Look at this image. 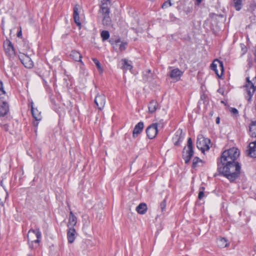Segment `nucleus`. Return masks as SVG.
<instances>
[{
    "label": "nucleus",
    "mask_w": 256,
    "mask_h": 256,
    "mask_svg": "<svg viewBox=\"0 0 256 256\" xmlns=\"http://www.w3.org/2000/svg\"><path fill=\"white\" fill-rule=\"evenodd\" d=\"M240 164L238 162L218 168L219 172L226 177L231 182H234L240 176Z\"/></svg>",
    "instance_id": "obj_1"
},
{
    "label": "nucleus",
    "mask_w": 256,
    "mask_h": 256,
    "mask_svg": "<svg viewBox=\"0 0 256 256\" xmlns=\"http://www.w3.org/2000/svg\"><path fill=\"white\" fill-rule=\"evenodd\" d=\"M239 156L240 152L236 148L225 150L222 154L220 160L218 161V168L238 162L236 160Z\"/></svg>",
    "instance_id": "obj_2"
},
{
    "label": "nucleus",
    "mask_w": 256,
    "mask_h": 256,
    "mask_svg": "<svg viewBox=\"0 0 256 256\" xmlns=\"http://www.w3.org/2000/svg\"><path fill=\"white\" fill-rule=\"evenodd\" d=\"M112 6L110 0H102L99 13L102 14V24L106 26H111L112 19L110 16V8Z\"/></svg>",
    "instance_id": "obj_3"
},
{
    "label": "nucleus",
    "mask_w": 256,
    "mask_h": 256,
    "mask_svg": "<svg viewBox=\"0 0 256 256\" xmlns=\"http://www.w3.org/2000/svg\"><path fill=\"white\" fill-rule=\"evenodd\" d=\"M41 238L42 234L39 228L30 229L28 234V241L30 248L33 250L38 248Z\"/></svg>",
    "instance_id": "obj_4"
},
{
    "label": "nucleus",
    "mask_w": 256,
    "mask_h": 256,
    "mask_svg": "<svg viewBox=\"0 0 256 256\" xmlns=\"http://www.w3.org/2000/svg\"><path fill=\"white\" fill-rule=\"evenodd\" d=\"M246 84L244 87L246 95L245 96L248 102H250L256 90V76L252 80H250V77H246Z\"/></svg>",
    "instance_id": "obj_5"
},
{
    "label": "nucleus",
    "mask_w": 256,
    "mask_h": 256,
    "mask_svg": "<svg viewBox=\"0 0 256 256\" xmlns=\"http://www.w3.org/2000/svg\"><path fill=\"white\" fill-rule=\"evenodd\" d=\"M194 154L192 147V141L190 138L188 140V148L185 146L183 150V158L186 164H188Z\"/></svg>",
    "instance_id": "obj_6"
},
{
    "label": "nucleus",
    "mask_w": 256,
    "mask_h": 256,
    "mask_svg": "<svg viewBox=\"0 0 256 256\" xmlns=\"http://www.w3.org/2000/svg\"><path fill=\"white\" fill-rule=\"evenodd\" d=\"M210 140L209 138H204L202 135L199 134L197 138L196 146L198 148L204 152L208 150Z\"/></svg>",
    "instance_id": "obj_7"
},
{
    "label": "nucleus",
    "mask_w": 256,
    "mask_h": 256,
    "mask_svg": "<svg viewBox=\"0 0 256 256\" xmlns=\"http://www.w3.org/2000/svg\"><path fill=\"white\" fill-rule=\"evenodd\" d=\"M210 68L212 70H214L216 75L220 78L224 72V64L222 61L218 60H215L210 65Z\"/></svg>",
    "instance_id": "obj_8"
},
{
    "label": "nucleus",
    "mask_w": 256,
    "mask_h": 256,
    "mask_svg": "<svg viewBox=\"0 0 256 256\" xmlns=\"http://www.w3.org/2000/svg\"><path fill=\"white\" fill-rule=\"evenodd\" d=\"M4 48L6 54L10 58L15 56V50L12 43L8 40L4 43Z\"/></svg>",
    "instance_id": "obj_9"
},
{
    "label": "nucleus",
    "mask_w": 256,
    "mask_h": 256,
    "mask_svg": "<svg viewBox=\"0 0 256 256\" xmlns=\"http://www.w3.org/2000/svg\"><path fill=\"white\" fill-rule=\"evenodd\" d=\"M18 57L21 62L26 68H30L33 66V62L28 56L20 52Z\"/></svg>",
    "instance_id": "obj_10"
},
{
    "label": "nucleus",
    "mask_w": 256,
    "mask_h": 256,
    "mask_svg": "<svg viewBox=\"0 0 256 256\" xmlns=\"http://www.w3.org/2000/svg\"><path fill=\"white\" fill-rule=\"evenodd\" d=\"M94 103L100 110H103L106 104V96L102 94H98L94 99Z\"/></svg>",
    "instance_id": "obj_11"
},
{
    "label": "nucleus",
    "mask_w": 256,
    "mask_h": 256,
    "mask_svg": "<svg viewBox=\"0 0 256 256\" xmlns=\"http://www.w3.org/2000/svg\"><path fill=\"white\" fill-rule=\"evenodd\" d=\"M158 132V124L154 123L150 125L146 130L147 136L150 139H152L156 137Z\"/></svg>",
    "instance_id": "obj_12"
},
{
    "label": "nucleus",
    "mask_w": 256,
    "mask_h": 256,
    "mask_svg": "<svg viewBox=\"0 0 256 256\" xmlns=\"http://www.w3.org/2000/svg\"><path fill=\"white\" fill-rule=\"evenodd\" d=\"M184 137V134L183 133L182 130L178 129L172 138L174 145L177 146H179L180 142L183 140Z\"/></svg>",
    "instance_id": "obj_13"
},
{
    "label": "nucleus",
    "mask_w": 256,
    "mask_h": 256,
    "mask_svg": "<svg viewBox=\"0 0 256 256\" xmlns=\"http://www.w3.org/2000/svg\"><path fill=\"white\" fill-rule=\"evenodd\" d=\"M9 111V106L8 102L0 98V116H4Z\"/></svg>",
    "instance_id": "obj_14"
},
{
    "label": "nucleus",
    "mask_w": 256,
    "mask_h": 256,
    "mask_svg": "<svg viewBox=\"0 0 256 256\" xmlns=\"http://www.w3.org/2000/svg\"><path fill=\"white\" fill-rule=\"evenodd\" d=\"M247 155L252 158H256V140L249 144L248 149L246 150Z\"/></svg>",
    "instance_id": "obj_15"
},
{
    "label": "nucleus",
    "mask_w": 256,
    "mask_h": 256,
    "mask_svg": "<svg viewBox=\"0 0 256 256\" xmlns=\"http://www.w3.org/2000/svg\"><path fill=\"white\" fill-rule=\"evenodd\" d=\"M0 204L3 205L8 196V194L5 188L2 186V180L0 181Z\"/></svg>",
    "instance_id": "obj_16"
},
{
    "label": "nucleus",
    "mask_w": 256,
    "mask_h": 256,
    "mask_svg": "<svg viewBox=\"0 0 256 256\" xmlns=\"http://www.w3.org/2000/svg\"><path fill=\"white\" fill-rule=\"evenodd\" d=\"M76 231L74 228H70L67 232V238L69 243L72 244L75 240Z\"/></svg>",
    "instance_id": "obj_17"
},
{
    "label": "nucleus",
    "mask_w": 256,
    "mask_h": 256,
    "mask_svg": "<svg viewBox=\"0 0 256 256\" xmlns=\"http://www.w3.org/2000/svg\"><path fill=\"white\" fill-rule=\"evenodd\" d=\"M144 127V123L142 122H140L137 124H136L132 132L133 137H136L138 134H139L142 132Z\"/></svg>",
    "instance_id": "obj_18"
},
{
    "label": "nucleus",
    "mask_w": 256,
    "mask_h": 256,
    "mask_svg": "<svg viewBox=\"0 0 256 256\" xmlns=\"http://www.w3.org/2000/svg\"><path fill=\"white\" fill-rule=\"evenodd\" d=\"M182 74V72L178 68H174L171 70L170 74V76L176 80L180 78V77Z\"/></svg>",
    "instance_id": "obj_19"
},
{
    "label": "nucleus",
    "mask_w": 256,
    "mask_h": 256,
    "mask_svg": "<svg viewBox=\"0 0 256 256\" xmlns=\"http://www.w3.org/2000/svg\"><path fill=\"white\" fill-rule=\"evenodd\" d=\"M79 5L76 4L74 8V18L76 24L80 26L81 24L79 16Z\"/></svg>",
    "instance_id": "obj_20"
},
{
    "label": "nucleus",
    "mask_w": 256,
    "mask_h": 256,
    "mask_svg": "<svg viewBox=\"0 0 256 256\" xmlns=\"http://www.w3.org/2000/svg\"><path fill=\"white\" fill-rule=\"evenodd\" d=\"M148 108L149 112L150 113H154L157 109L160 108V106L157 102L152 100L150 102Z\"/></svg>",
    "instance_id": "obj_21"
},
{
    "label": "nucleus",
    "mask_w": 256,
    "mask_h": 256,
    "mask_svg": "<svg viewBox=\"0 0 256 256\" xmlns=\"http://www.w3.org/2000/svg\"><path fill=\"white\" fill-rule=\"evenodd\" d=\"M76 217L74 216V214L72 212H70V218L68 224V226H71L70 228H74V226L76 224Z\"/></svg>",
    "instance_id": "obj_22"
},
{
    "label": "nucleus",
    "mask_w": 256,
    "mask_h": 256,
    "mask_svg": "<svg viewBox=\"0 0 256 256\" xmlns=\"http://www.w3.org/2000/svg\"><path fill=\"white\" fill-rule=\"evenodd\" d=\"M70 56L76 62H82V55L78 52L75 50H72Z\"/></svg>",
    "instance_id": "obj_23"
},
{
    "label": "nucleus",
    "mask_w": 256,
    "mask_h": 256,
    "mask_svg": "<svg viewBox=\"0 0 256 256\" xmlns=\"http://www.w3.org/2000/svg\"><path fill=\"white\" fill-rule=\"evenodd\" d=\"M136 212L142 214H144L147 210V206L144 203L140 204L136 208Z\"/></svg>",
    "instance_id": "obj_24"
},
{
    "label": "nucleus",
    "mask_w": 256,
    "mask_h": 256,
    "mask_svg": "<svg viewBox=\"0 0 256 256\" xmlns=\"http://www.w3.org/2000/svg\"><path fill=\"white\" fill-rule=\"evenodd\" d=\"M31 112L32 116L36 121H39L41 120L42 116L40 112H38L37 108H34V107H32V110Z\"/></svg>",
    "instance_id": "obj_25"
},
{
    "label": "nucleus",
    "mask_w": 256,
    "mask_h": 256,
    "mask_svg": "<svg viewBox=\"0 0 256 256\" xmlns=\"http://www.w3.org/2000/svg\"><path fill=\"white\" fill-rule=\"evenodd\" d=\"M217 244L218 246L221 248H226L229 244L227 240L224 238L218 239Z\"/></svg>",
    "instance_id": "obj_26"
},
{
    "label": "nucleus",
    "mask_w": 256,
    "mask_h": 256,
    "mask_svg": "<svg viewBox=\"0 0 256 256\" xmlns=\"http://www.w3.org/2000/svg\"><path fill=\"white\" fill-rule=\"evenodd\" d=\"M152 74L150 70H146L143 74V80L144 81L151 82L152 80Z\"/></svg>",
    "instance_id": "obj_27"
},
{
    "label": "nucleus",
    "mask_w": 256,
    "mask_h": 256,
    "mask_svg": "<svg viewBox=\"0 0 256 256\" xmlns=\"http://www.w3.org/2000/svg\"><path fill=\"white\" fill-rule=\"evenodd\" d=\"M250 132L252 136L256 137V121L252 122L250 126Z\"/></svg>",
    "instance_id": "obj_28"
},
{
    "label": "nucleus",
    "mask_w": 256,
    "mask_h": 256,
    "mask_svg": "<svg viewBox=\"0 0 256 256\" xmlns=\"http://www.w3.org/2000/svg\"><path fill=\"white\" fill-rule=\"evenodd\" d=\"M233 5L236 10H240L242 6V0H234Z\"/></svg>",
    "instance_id": "obj_29"
},
{
    "label": "nucleus",
    "mask_w": 256,
    "mask_h": 256,
    "mask_svg": "<svg viewBox=\"0 0 256 256\" xmlns=\"http://www.w3.org/2000/svg\"><path fill=\"white\" fill-rule=\"evenodd\" d=\"M202 160H200L198 157H195V158H194L193 160L192 167L193 168H196L198 166H200V164H202Z\"/></svg>",
    "instance_id": "obj_30"
},
{
    "label": "nucleus",
    "mask_w": 256,
    "mask_h": 256,
    "mask_svg": "<svg viewBox=\"0 0 256 256\" xmlns=\"http://www.w3.org/2000/svg\"><path fill=\"white\" fill-rule=\"evenodd\" d=\"M101 37L103 41L108 40L110 38V33L108 30H102L100 33Z\"/></svg>",
    "instance_id": "obj_31"
},
{
    "label": "nucleus",
    "mask_w": 256,
    "mask_h": 256,
    "mask_svg": "<svg viewBox=\"0 0 256 256\" xmlns=\"http://www.w3.org/2000/svg\"><path fill=\"white\" fill-rule=\"evenodd\" d=\"M122 61L123 62L122 68L124 69L131 70L132 68V66L129 64L126 59L122 60Z\"/></svg>",
    "instance_id": "obj_32"
},
{
    "label": "nucleus",
    "mask_w": 256,
    "mask_h": 256,
    "mask_svg": "<svg viewBox=\"0 0 256 256\" xmlns=\"http://www.w3.org/2000/svg\"><path fill=\"white\" fill-rule=\"evenodd\" d=\"M92 60L96 64L98 69L100 71L102 72V68L101 66L100 63L98 60L97 58H92Z\"/></svg>",
    "instance_id": "obj_33"
},
{
    "label": "nucleus",
    "mask_w": 256,
    "mask_h": 256,
    "mask_svg": "<svg viewBox=\"0 0 256 256\" xmlns=\"http://www.w3.org/2000/svg\"><path fill=\"white\" fill-rule=\"evenodd\" d=\"M204 187H200V192H199L198 196V198L200 200L202 199L204 196Z\"/></svg>",
    "instance_id": "obj_34"
},
{
    "label": "nucleus",
    "mask_w": 256,
    "mask_h": 256,
    "mask_svg": "<svg viewBox=\"0 0 256 256\" xmlns=\"http://www.w3.org/2000/svg\"><path fill=\"white\" fill-rule=\"evenodd\" d=\"M166 207V199H164L160 204V208L162 212L165 210Z\"/></svg>",
    "instance_id": "obj_35"
},
{
    "label": "nucleus",
    "mask_w": 256,
    "mask_h": 256,
    "mask_svg": "<svg viewBox=\"0 0 256 256\" xmlns=\"http://www.w3.org/2000/svg\"><path fill=\"white\" fill-rule=\"evenodd\" d=\"M128 45L127 42H122L119 46V49L120 51H123L126 50V47Z\"/></svg>",
    "instance_id": "obj_36"
},
{
    "label": "nucleus",
    "mask_w": 256,
    "mask_h": 256,
    "mask_svg": "<svg viewBox=\"0 0 256 256\" xmlns=\"http://www.w3.org/2000/svg\"><path fill=\"white\" fill-rule=\"evenodd\" d=\"M5 93H6V92L4 90V86H3V83L0 80V96L2 94H4Z\"/></svg>",
    "instance_id": "obj_37"
},
{
    "label": "nucleus",
    "mask_w": 256,
    "mask_h": 256,
    "mask_svg": "<svg viewBox=\"0 0 256 256\" xmlns=\"http://www.w3.org/2000/svg\"><path fill=\"white\" fill-rule=\"evenodd\" d=\"M168 5L169 6H171L172 5L170 0H168V1L164 2L162 5V8H167Z\"/></svg>",
    "instance_id": "obj_38"
},
{
    "label": "nucleus",
    "mask_w": 256,
    "mask_h": 256,
    "mask_svg": "<svg viewBox=\"0 0 256 256\" xmlns=\"http://www.w3.org/2000/svg\"><path fill=\"white\" fill-rule=\"evenodd\" d=\"M229 110L232 114L234 115H237L238 114V110L236 108H230Z\"/></svg>",
    "instance_id": "obj_39"
},
{
    "label": "nucleus",
    "mask_w": 256,
    "mask_h": 256,
    "mask_svg": "<svg viewBox=\"0 0 256 256\" xmlns=\"http://www.w3.org/2000/svg\"><path fill=\"white\" fill-rule=\"evenodd\" d=\"M8 126H9L8 124H4L2 126V128L6 131L8 130Z\"/></svg>",
    "instance_id": "obj_40"
},
{
    "label": "nucleus",
    "mask_w": 256,
    "mask_h": 256,
    "mask_svg": "<svg viewBox=\"0 0 256 256\" xmlns=\"http://www.w3.org/2000/svg\"><path fill=\"white\" fill-rule=\"evenodd\" d=\"M242 54H246L247 51L246 48L244 45L242 47Z\"/></svg>",
    "instance_id": "obj_41"
},
{
    "label": "nucleus",
    "mask_w": 256,
    "mask_h": 256,
    "mask_svg": "<svg viewBox=\"0 0 256 256\" xmlns=\"http://www.w3.org/2000/svg\"><path fill=\"white\" fill-rule=\"evenodd\" d=\"M17 36L18 37H20V36H22V32L21 30H20L19 32H18Z\"/></svg>",
    "instance_id": "obj_42"
},
{
    "label": "nucleus",
    "mask_w": 256,
    "mask_h": 256,
    "mask_svg": "<svg viewBox=\"0 0 256 256\" xmlns=\"http://www.w3.org/2000/svg\"><path fill=\"white\" fill-rule=\"evenodd\" d=\"M220 118L219 117H218L216 118V123L217 124H218L220 123Z\"/></svg>",
    "instance_id": "obj_43"
},
{
    "label": "nucleus",
    "mask_w": 256,
    "mask_h": 256,
    "mask_svg": "<svg viewBox=\"0 0 256 256\" xmlns=\"http://www.w3.org/2000/svg\"><path fill=\"white\" fill-rule=\"evenodd\" d=\"M34 256V252H32L28 254V256Z\"/></svg>",
    "instance_id": "obj_44"
},
{
    "label": "nucleus",
    "mask_w": 256,
    "mask_h": 256,
    "mask_svg": "<svg viewBox=\"0 0 256 256\" xmlns=\"http://www.w3.org/2000/svg\"><path fill=\"white\" fill-rule=\"evenodd\" d=\"M30 107H31V110H32V107H34V102L32 101L30 102Z\"/></svg>",
    "instance_id": "obj_45"
},
{
    "label": "nucleus",
    "mask_w": 256,
    "mask_h": 256,
    "mask_svg": "<svg viewBox=\"0 0 256 256\" xmlns=\"http://www.w3.org/2000/svg\"><path fill=\"white\" fill-rule=\"evenodd\" d=\"M120 42V39H118V40H116V44H117L118 42Z\"/></svg>",
    "instance_id": "obj_46"
},
{
    "label": "nucleus",
    "mask_w": 256,
    "mask_h": 256,
    "mask_svg": "<svg viewBox=\"0 0 256 256\" xmlns=\"http://www.w3.org/2000/svg\"><path fill=\"white\" fill-rule=\"evenodd\" d=\"M197 2H198V3H200L202 1V0H196Z\"/></svg>",
    "instance_id": "obj_47"
},
{
    "label": "nucleus",
    "mask_w": 256,
    "mask_h": 256,
    "mask_svg": "<svg viewBox=\"0 0 256 256\" xmlns=\"http://www.w3.org/2000/svg\"><path fill=\"white\" fill-rule=\"evenodd\" d=\"M254 251L256 252V245L254 246Z\"/></svg>",
    "instance_id": "obj_48"
},
{
    "label": "nucleus",
    "mask_w": 256,
    "mask_h": 256,
    "mask_svg": "<svg viewBox=\"0 0 256 256\" xmlns=\"http://www.w3.org/2000/svg\"><path fill=\"white\" fill-rule=\"evenodd\" d=\"M38 124V122H36V124H34V125H35V126H37Z\"/></svg>",
    "instance_id": "obj_49"
}]
</instances>
